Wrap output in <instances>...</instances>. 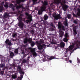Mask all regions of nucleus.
Here are the masks:
<instances>
[{
    "label": "nucleus",
    "instance_id": "obj_1",
    "mask_svg": "<svg viewBox=\"0 0 80 80\" xmlns=\"http://www.w3.org/2000/svg\"><path fill=\"white\" fill-rule=\"evenodd\" d=\"M43 5L40 8V9L38 11V14L39 15L42 14V12L44 10H45L46 6L48 5V2L46 1H44L43 3Z\"/></svg>",
    "mask_w": 80,
    "mask_h": 80
},
{
    "label": "nucleus",
    "instance_id": "obj_2",
    "mask_svg": "<svg viewBox=\"0 0 80 80\" xmlns=\"http://www.w3.org/2000/svg\"><path fill=\"white\" fill-rule=\"evenodd\" d=\"M25 14L26 16L28 17L27 18L28 20H26V23H30L32 21V17L30 16H29V14L27 12H26L25 13Z\"/></svg>",
    "mask_w": 80,
    "mask_h": 80
},
{
    "label": "nucleus",
    "instance_id": "obj_3",
    "mask_svg": "<svg viewBox=\"0 0 80 80\" xmlns=\"http://www.w3.org/2000/svg\"><path fill=\"white\" fill-rule=\"evenodd\" d=\"M28 49L30 50L31 53H32L33 57H36L37 55V54L35 52V48H33L31 47H30L28 48Z\"/></svg>",
    "mask_w": 80,
    "mask_h": 80
},
{
    "label": "nucleus",
    "instance_id": "obj_4",
    "mask_svg": "<svg viewBox=\"0 0 80 80\" xmlns=\"http://www.w3.org/2000/svg\"><path fill=\"white\" fill-rule=\"evenodd\" d=\"M58 28L59 29V30H65V28L64 26L62 25V23L61 22H59L58 23Z\"/></svg>",
    "mask_w": 80,
    "mask_h": 80
},
{
    "label": "nucleus",
    "instance_id": "obj_5",
    "mask_svg": "<svg viewBox=\"0 0 80 80\" xmlns=\"http://www.w3.org/2000/svg\"><path fill=\"white\" fill-rule=\"evenodd\" d=\"M38 50H42L43 48H46V45L44 44H42V45L40 43H38Z\"/></svg>",
    "mask_w": 80,
    "mask_h": 80
},
{
    "label": "nucleus",
    "instance_id": "obj_6",
    "mask_svg": "<svg viewBox=\"0 0 80 80\" xmlns=\"http://www.w3.org/2000/svg\"><path fill=\"white\" fill-rule=\"evenodd\" d=\"M55 58V57L51 56L49 58H48V56H44V58H43L42 60L43 61H47L48 60H52V59H54Z\"/></svg>",
    "mask_w": 80,
    "mask_h": 80
},
{
    "label": "nucleus",
    "instance_id": "obj_7",
    "mask_svg": "<svg viewBox=\"0 0 80 80\" xmlns=\"http://www.w3.org/2000/svg\"><path fill=\"white\" fill-rule=\"evenodd\" d=\"M3 62H5V58H2L1 60L2 63L0 64V67L1 68H4V67H5V63H2Z\"/></svg>",
    "mask_w": 80,
    "mask_h": 80
},
{
    "label": "nucleus",
    "instance_id": "obj_8",
    "mask_svg": "<svg viewBox=\"0 0 80 80\" xmlns=\"http://www.w3.org/2000/svg\"><path fill=\"white\" fill-rule=\"evenodd\" d=\"M61 5H62V8L64 10V11H66L67 9L68 8V6L65 4H63L62 2L61 3Z\"/></svg>",
    "mask_w": 80,
    "mask_h": 80
},
{
    "label": "nucleus",
    "instance_id": "obj_9",
    "mask_svg": "<svg viewBox=\"0 0 80 80\" xmlns=\"http://www.w3.org/2000/svg\"><path fill=\"white\" fill-rule=\"evenodd\" d=\"M18 26L20 28L22 29L23 28V26H24V24L23 22H22V21H19L18 23Z\"/></svg>",
    "mask_w": 80,
    "mask_h": 80
},
{
    "label": "nucleus",
    "instance_id": "obj_10",
    "mask_svg": "<svg viewBox=\"0 0 80 80\" xmlns=\"http://www.w3.org/2000/svg\"><path fill=\"white\" fill-rule=\"evenodd\" d=\"M4 5V2H2L1 4V6H0V12H2L3 11L4 8H3V5Z\"/></svg>",
    "mask_w": 80,
    "mask_h": 80
},
{
    "label": "nucleus",
    "instance_id": "obj_11",
    "mask_svg": "<svg viewBox=\"0 0 80 80\" xmlns=\"http://www.w3.org/2000/svg\"><path fill=\"white\" fill-rule=\"evenodd\" d=\"M5 43L6 44H8V45L9 46H12V42L10 41V40L8 39H7L5 41Z\"/></svg>",
    "mask_w": 80,
    "mask_h": 80
},
{
    "label": "nucleus",
    "instance_id": "obj_12",
    "mask_svg": "<svg viewBox=\"0 0 80 80\" xmlns=\"http://www.w3.org/2000/svg\"><path fill=\"white\" fill-rule=\"evenodd\" d=\"M77 26L73 27V32L74 33H75V34H77Z\"/></svg>",
    "mask_w": 80,
    "mask_h": 80
},
{
    "label": "nucleus",
    "instance_id": "obj_13",
    "mask_svg": "<svg viewBox=\"0 0 80 80\" xmlns=\"http://www.w3.org/2000/svg\"><path fill=\"white\" fill-rule=\"evenodd\" d=\"M3 17L4 18H8L10 17V15L8 13L5 12L4 14Z\"/></svg>",
    "mask_w": 80,
    "mask_h": 80
},
{
    "label": "nucleus",
    "instance_id": "obj_14",
    "mask_svg": "<svg viewBox=\"0 0 80 80\" xmlns=\"http://www.w3.org/2000/svg\"><path fill=\"white\" fill-rule=\"evenodd\" d=\"M65 45V42H61L59 44L61 48H64Z\"/></svg>",
    "mask_w": 80,
    "mask_h": 80
},
{
    "label": "nucleus",
    "instance_id": "obj_15",
    "mask_svg": "<svg viewBox=\"0 0 80 80\" xmlns=\"http://www.w3.org/2000/svg\"><path fill=\"white\" fill-rule=\"evenodd\" d=\"M61 19V16L60 14H58V15H56V17L55 18V20H58V19Z\"/></svg>",
    "mask_w": 80,
    "mask_h": 80
},
{
    "label": "nucleus",
    "instance_id": "obj_16",
    "mask_svg": "<svg viewBox=\"0 0 80 80\" xmlns=\"http://www.w3.org/2000/svg\"><path fill=\"white\" fill-rule=\"evenodd\" d=\"M68 21L66 19H65V21H64L63 23L65 26H66V27H68Z\"/></svg>",
    "mask_w": 80,
    "mask_h": 80
},
{
    "label": "nucleus",
    "instance_id": "obj_17",
    "mask_svg": "<svg viewBox=\"0 0 80 80\" xmlns=\"http://www.w3.org/2000/svg\"><path fill=\"white\" fill-rule=\"evenodd\" d=\"M61 30H60V33H59V35H60V37H63V32Z\"/></svg>",
    "mask_w": 80,
    "mask_h": 80
},
{
    "label": "nucleus",
    "instance_id": "obj_18",
    "mask_svg": "<svg viewBox=\"0 0 80 80\" xmlns=\"http://www.w3.org/2000/svg\"><path fill=\"white\" fill-rule=\"evenodd\" d=\"M20 48H16L14 50V52L16 54H18V49Z\"/></svg>",
    "mask_w": 80,
    "mask_h": 80
},
{
    "label": "nucleus",
    "instance_id": "obj_19",
    "mask_svg": "<svg viewBox=\"0 0 80 80\" xmlns=\"http://www.w3.org/2000/svg\"><path fill=\"white\" fill-rule=\"evenodd\" d=\"M23 75H20V77H18L17 78V80H22L23 78Z\"/></svg>",
    "mask_w": 80,
    "mask_h": 80
},
{
    "label": "nucleus",
    "instance_id": "obj_20",
    "mask_svg": "<svg viewBox=\"0 0 80 80\" xmlns=\"http://www.w3.org/2000/svg\"><path fill=\"white\" fill-rule=\"evenodd\" d=\"M74 48V45H71L69 47V50H73V48Z\"/></svg>",
    "mask_w": 80,
    "mask_h": 80
},
{
    "label": "nucleus",
    "instance_id": "obj_21",
    "mask_svg": "<svg viewBox=\"0 0 80 80\" xmlns=\"http://www.w3.org/2000/svg\"><path fill=\"white\" fill-rule=\"evenodd\" d=\"M15 5L16 7V9H19V8H21L22 7V6L21 5H20L19 6H18V5H17V4H15Z\"/></svg>",
    "mask_w": 80,
    "mask_h": 80
},
{
    "label": "nucleus",
    "instance_id": "obj_22",
    "mask_svg": "<svg viewBox=\"0 0 80 80\" xmlns=\"http://www.w3.org/2000/svg\"><path fill=\"white\" fill-rule=\"evenodd\" d=\"M17 78V75L15 73V74H12V78H13V79H15V78Z\"/></svg>",
    "mask_w": 80,
    "mask_h": 80
},
{
    "label": "nucleus",
    "instance_id": "obj_23",
    "mask_svg": "<svg viewBox=\"0 0 80 80\" xmlns=\"http://www.w3.org/2000/svg\"><path fill=\"white\" fill-rule=\"evenodd\" d=\"M54 2L55 3H56V4H59L60 2L59 0H54Z\"/></svg>",
    "mask_w": 80,
    "mask_h": 80
},
{
    "label": "nucleus",
    "instance_id": "obj_24",
    "mask_svg": "<svg viewBox=\"0 0 80 80\" xmlns=\"http://www.w3.org/2000/svg\"><path fill=\"white\" fill-rule=\"evenodd\" d=\"M20 47H18V48H19V50H21L22 51L23 49H24V48H25V46L23 45H21L20 46Z\"/></svg>",
    "mask_w": 80,
    "mask_h": 80
},
{
    "label": "nucleus",
    "instance_id": "obj_25",
    "mask_svg": "<svg viewBox=\"0 0 80 80\" xmlns=\"http://www.w3.org/2000/svg\"><path fill=\"white\" fill-rule=\"evenodd\" d=\"M77 15L78 17H80V9H78V12L77 13Z\"/></svg>",
    "mask_w": 80,
    "mask_h": 80
},
{
    "label": "nucleus",
    "instance_id": "obj_26",
    "mask_svg": "<svg viewBox=\"0 0 80 80\" xmlns=\"http://www.w3.org/2000/svg\"><path fill=\"white\" fill-rule=\"evenodd\" d=\"M43 23L45 25H49V23H48V22L46 20H45L43 21Z\"/></svg>",
    "mask_w": 80,
    "mask_h": 80
},
{
    "label": "nucleus",
    "instance_id": "obj_27",
    "mask_svg": "<svg viewBox=\"0 0 80 80\" xmlns=\"http://www.w3.org/2000/svg\"><path fill=\"white\" fill-rule=\"evenodd\" d=\"M32 39L29 38L28 39V42L29 43H31V42H32Z\"/></svg>",
    "mask_w": 80,
    "mask_h": 80
},
{
    "label": "nucleus",
    "instance_id": "obj_28",
    "mask_svg": "<svg viewBox=\"0 0 80 80\" xmlns=\"http://www.w3.org/2000/svg\"><path fill=\"white\" fill-rule=\"evenodd\" d=\"M27 42H28V38H25L24 39V43H27Z\"/></svg>",
    "mask_w": 80,
    "mask_h": 80
},
{
    "label": "nucleus",
    "instance_id": "obj_29",
    "mask_svg": "<svg viewBox=\"0 0 80 80\" xmlns=\"http://www.w3.org/2000/svg\"><path fill=\"white\" fill-rule=\"evenodd\" d=\"M19 73L21 74V75H24L25 72L22 70H20L19 71Z\"/></svg>",
    "mask_w": 80,
    "mask_h": 80
},
{
    "label": "nucleus",
    "instance_id": "obj_30",
    "mask_svg": "<svg viewBox=\"0 0 80 80\" xmlns=\"http://www.w3.org/2000/svg\"><path fill=\"white\" fill-rule=\"evenodd\" d=\"M44 19L45 20H47V19H48V16L47 15H45L44 17Z\"/></svg>",
    "mask_w": 80,
    "mask_h": 80
},
{
    "label": "nucleus",
    "instance_id": "obj_31",
    "mask_svg": "<svg viewBox=\"0 0 80 80\" xmlns=\"http://www.w3.org/2000/svg\"><path fill=\"white\" fill-rule=\"evenodd\" d=\"M35 45V42L33 41H32L31 43V46L33 47Z\"/></svg>",
    "mask_w": 80,
    "mask_h": 80
},
{
    "label": "nucleus",
    "instance_id": "obj_32",
    "mask_svg": "<svg viewBox=\"0 0 80 80\" xmlns=\"http://www.w3.org/2000/svg\"><path fill=\"white\" fill-rule=\"evenodd\" d=\"M39 42V43H40L41 44H42V43H44V40L43 39H40Z\"/></svg>",
    "mask_w": 80,
    "mask_h": 80
},
{
    "label": "nucleus",
    "instance_id": "obj_33",
    "mask_svg": "<svg viewBox=\"0 0 80 80\" xmlns=\"http://www.w3.org/2000/svg\"><path fill=\"white\" fill-rule=\"evenodd\" d=\"M18 20H19V22H22V16H19L18 17Z\"/></svg>",
    "mask_w": 80,
    "mask_h": 80
},
{
    "label": "nucleus",
    "instance_id": "obj_34",
    "mask_svg": "<svg viewBox=\"0 0 80 80\" xmlns=\"http://www.w3.org/2000/svg\"><path fill=\"white\" fill-rule=\"evenodd\" d=\"M3 22L4 24H5L6 25H7V23L8 22L7 20L5 19L4 20Z\"/></svg>",
    "mask_w": 80,
    "mask_h": 80
},
{
    "label": "nucleus",
    "instance_id": "obj_35",
    "mask_svg": "<svg viewBox=\"0 0 80 80\" xmlns=\"http://www.w3.org/2000/svg\"><path fill=\"white\" fill-rule=\"evenodd\" d=\"M63 40L65 42H68V39H67V38H65L63 39Z\"/></svg>",
    "mask_w": 80,
    "mask_h": 80
},
{
    "label": "nucleus",
    "instance_id": "obj_36",
    "mask_svg": "<svg viewBox=\"0 0 80 80\" xmlns=\"http://www.w3.org/2000/svg\"><path fill=\"white\" fill-rule=\"evenodd\" d=\"M10 7H11L12 8H15V6L13 4H11L10 5Z\"/></svg>",
    "mask_w": 80,
    "mask_h": 80
},
{
    "label": "nucleus",
    "instance_id": "obj_37",
    "mask_svg": "<svg viewBox=\"0 0 80 80\" xmlns=\"http://www.w3.org/2000/svg\"><path fill=\"white\" fill-rule=\"evenodd\" d=\"M27 62V60L26 59H23L22 61V63H26V62Z\"/></svg>",
    "mask_w": 80,
    "mask_h": 80
},
{
    "label": "nucleus",
    "instance_id": "obj_38",
    "mask_svg": "<svg viewBox=\"0 0 80 80\" xmlns=\"http://www.w3.org/2000/svg\"><path fill=\"white\" fill-rule=\"evenodd\" d=\"M14 55V54L13 53V52H12L10 53V57H13V56Z\"/></svg>",
    "mask_w": 80,
    "mask_h": 80
},
{
    "label": "nucleus",
    "instance_id": "obj_39",
    "mask_svg": "<svg viewBox=\"0 0 80 80\" xmlns=\"http://www.w3.org/2000/svg\"><path fill=\"white\" fill-rule=\"evenodd\" d=\"M72 15L74 17H77L78 16H77V15L75 14L74 13H73L72 14Z\"/></svg>",
    "mask_w": 80,
    "mask_h": 80
},
{
    "label": "nucleus",
    "instance_id": "obj_40",
    "mask_svg": "<svg viewBox=\"0 0 80 80\" xmlns=\"http://www.w3.org/2000/svg\"><path fill=\"white\" fill-rule=\"evenodd\" d=\"M50 26H51V27H52L53 28H55V26L54 25H53V23H51L50 24Z\"/></svg>",
    "mask_w": 80,
    "mask_h": 80
},
{
    "label": "nucleus",
    "instance_id": "obj_41",
    "mask_svg": "<svg viewBox=\"0 0 80 80\" xmlns=\"http://www.w3.org/2000/svg\"><path fill=\"white\" fill-rule=\"evenodd\" d=\"M68 19H70L71 18V14H68Z\"/></svg>",
    "mask_w": 80,
    "mask_h": 80
},
{
    "label": "nucleus",
    "instance_id": "obj_42",
    "mask_svg": "<svg viewBox=\"0 0 80 80\" xmlns=\"http://www.w3.org/2000/svg\"><path fill=\"white\" fill-rule=\"evenodd\" d=\"M4 7H5V8H8V5L7 4H5L4 5Z\"/></svg>",
    "mask_w": 80,
    "mask_h": 80
},
{
    "label": "nucleus",
    "instance_id": "obj_43",
    "mask_svg": "<svg viewBox=\"0 0 80 80\" xmlns=\"http://www.w3.org/2000/svg\"><path fill=\"white\" fill-rule=\"evenodd\" d=\"M64 36L65 38H67V37H68V33H66L64 35Z\"/></svg>",
    "mask_w": 80,
    "mask_h": 80
},
{
    "label": "nucleus",
    "instance_id": "obj_44",
    "mask_svg": "<svg viewBox=\"0 0 80 80\" xmlns=\"http://www.w3.org/2000/svg\"><path fill=\"white\" fill-rule=\"evenodd\" d=\"M17 35V34L16 33H13L12 37H15V36Z\"/></svg>",
    "mask_w": 80,
    "mask_h": 80
},
{
    "label": "nucleus",
    "instance_id": "obj_45",
    "mask_svg": "<svg viewBox=\"0 0 80 80\" xmlns=\"http://www.w3.org/2000/svg\"><path fill=\"white\" fill-rule=\"evenodd\" d=\"M56 15L57 14H53L52 16L53 17H54V19H55V17H56Z\"/></svg>",
    "mask_w": 80,
    "mask_h": 80
},
{
    "label": "nucleus",
    "instance_id": "obj_46",
    "mask_svg": "<svg viewBox=\"0 0 80 80\" xmlns=\"http://www.w3.org/2000/svg\"><path fill=\"white\" fill-rule=\"evenodd\" d=\"M18 70H21V69H22V68H21V67L20 66H18Z\"/></svg>",
    "mask_w": 80,
    "mask_h": 80
},
{
    "label": "nucleus",
    "instance_id": "obj_47",
    "mask_svg": "<svg viewBox=\"0 0 80 80\" xmlns=\"http://www.w3.org/2000/svg\"><path fill=\"white\" fill-rule=\"evenodd\" d=\"M74 22L75 24H77V21H76V20H74Z\"/></svg>",
    "mask_w": 80,
    "mask_h": 80
},
{
    "label": "nucleus",
    "instance_id": "obj_48",
    "mask_svg": "<svg viewBox=\"0 0 80 80\" xmlns=\"http://www.w3.org/2000/svg\"><path fill=\"white\" fill-rule=\"evenodd\" d=\"M32 1L33 3H35V2L37 1V0H32Z\"/></svg>",
    "mask_w": 80,
    "mask_h": 80
},
{
    "label": "nucleus",
    "instance_id": "obj_49",
    "mask_svg": "<svg viewBox=\"0 0 80 80\" xmlns=\"http://www.w3.org/2000/svg\"><path fill=\"white\" fill-rule=\"evenodd\" d=\"M4 73V71H1V74H2V75H3V73Z\"/></svg>",
    "mask_w": 80,
    "mask_h": 80
},
{
    "label": "nucleus",
    "instance_id": "obj_50",
    "mask_svg": "<svg viewBox=\"0 0 80 80\" xmlns=\"http://www.w3.org/2000/svg\"><path fill=\"white\" fill-rule=\"evenodd\" d=\"M31 33H34V31H33V30H32L31 31Z\"/></svg>",
    "mask_w": 80,
    "mask_h": 80
},
{
    "label": "nucleus",
    "instance_id": "obj_51",
    "mask_svg": "<svg viewBox=\"0 0 80 80\" xmlns=\"http://www.w3.org/2000/svg\"><path fill=\"white\" fill-rule=\"evenodd\" d=\"M21 53L22 54H25V52H24V51H22Z\"/></svg>",
    "mask_w": 80,
    "mask_h": 80
},
{
    "label": "nucleus",
    "instance_id": "obj_52",
    "mask_svg": "<svg viewBox=\"0 0 80 80\" xmlns=\"http://www.w3.org/2000/svg\"><path fill=\"white\" fill-rule=\"evenodd\" d=\"M69 50H69V49L68 48H67L66 50V52H68Z\"/></svg>",
    "mask_w": 80,
    "mask_h": 80
},
{
    "label": "nucleus",
    "instance_id": "obj_53",
    "mask_svg": "<svg viewBox=\"0 0 80 80\" xmlns=\"http://www.w3.org/2000/svg\"><path fill=\"white\" fill-rule=\"evenodd\" d=\"M19 0L21 2H24V0Z\"/></svg>",
    "mask_w": 80,
    "mask_h": 80
},
{
    "label": "nucleus",
    "instance_id": "obj_54",
    "mask_svg": "<svg viewBox=\"0 0 80 80\" xmlns=\"http://www.w3.org/2000/svg\"><path fill=\"white\" fill-rule=\"evenodd\" d=\"M12 8L13 11H15V8Z\"/></svg>",
    "mask_w": 80,
    "mask_h": 80
},
{
    "label": "nucleus",
    "instance_id": "obj_55",
    "mask_svg": "<svg viewBox=\"0 0 80 80\" xmlns=\"http://www.w3.org/2000/svg\"><path fill=\"white\" fill-rule=\"evenodd\" d=\"M78 63H80V60L78 59Z\"/></svg>",
    "mask_w": 80,
    "mask_h": 80
},
{
    "label": "nucleus",
    "instance_id": "obj_56",
    "mask_svg": "<svg viewBox=\"0 0 80 80\" xmlns=\"http://www.w3.org/2000/svg\"><path fill=\"white\" fill-rule=\"evenodd\" d=\"M20 17H21V16H23V14H20Z\"/></svg>",
    "mask_w": 80,
    "mask_h": 80
},
{
    "label": "nucleus",
    "instance_id": "obj_57",
    "mask_svg": "<svg viewBox=\"0 0 80 80\" xmlns=\"http://www.w3.org/2000/svg\"><path fill=\"white\" fill-rule=\"evenodd\" d=\"M36 24H37V23H36V24H34V27H36Z\"/></svg>",
    "mask_w": 80,
    "mask_h": 80
},
{
    "label": "nucleus",
    "instance_id": "obj_58",
    "mask_svg": "<svg viewBox=\"0 0 80 80\" xmlns=\"http://www.w3.org/2000/svg\"><path fill=\"white\" fill-rule=\"evenodd\" d=\"M52 31H53L54 30V29L53 28H52Z\"/></svg>",
    "mask_w": 80,
    "mask_h": 80
},
{
    "label": "nucleus",
    "instance_id": "obj_59",
    "mask_svg": "<svg viewBox=\"0 0 80 80\" xmlns=\"http://www.w3.org/2000/svg\"><path fill=\"white\" fill-rule=\"evenodd\" d=\"M19 12H20V13H22V12H23V10H22L21 11H20Z\"/></svg>",
    "mask_w": 80,
    "mask_h": 80
},
{
    "label": "nucleus",
    "instance_id": "obj_60",
    "mask_svg": "<svg viewBox=\"0 0 80 80\" xmlns=\"http://www.w3.org/2000/svg\"><path fill=\"white\" fill-rule=\"evenodd\" d=\"M69 62L70 63H72V60H69Z\"/></svg>",
    "mask_w": 80,
    "mask_h": 80
},
{
    "label": "nucleus",
    "instance_id": "obj_61",
    "mask_svg": "<svg viewBox=\"0 0 80 80\" xmlns=\"http://www.w3.org/2000/svg\"><path fill=\"white\" fill-rule=\"evenodd\" d=\"M28 59H27V60H29V59L30 58V57H28Z\"/></svg>",
    "mask_w": 80,
    "mask_h": 80
},
{
    "label": "nucleus",
    "instance_id": "obj_62",
    "mask_svg": "<svg viewBox=\"0 0 80 80\" xmlns=\"http://www.w3.org/2000/svg\"><path fill=\"white\" fill-rule=\"evenodd\" d=\"M65 60H67V58H66L65 59Z\"/></svg>",
    "mask_w": 80,
    "mask_h": 80
},
{
    "label": "nucleus",
    "instance_id": "obj_63",
    "mask_svg": "<svg viewBox=\"0 0 80 80\" xmlns=\"http://www.w3.org/2000/svg\"><path fill=\"white\" fill-rule=\"evenodd\" d=\"M8 49H9V50H10V47L8 48Z\"/></svg>",
    "mask_w": 80,
    "mask_h": 80
},
{
    "label": "nucleus",
    "instance_id": "obj_64",
    "mask_svg": "<svg viewBox=\"0 0 80 80\" xmlns=\"http://www.w3.org/2000/svg\"><path fill=\"white\" fill-rule=\"evenodd\" d=\"M77 42H78V41H77Z\"/></svg>",
    "mask_w": 80,
    "mask_h": 80
}]
</instances>
